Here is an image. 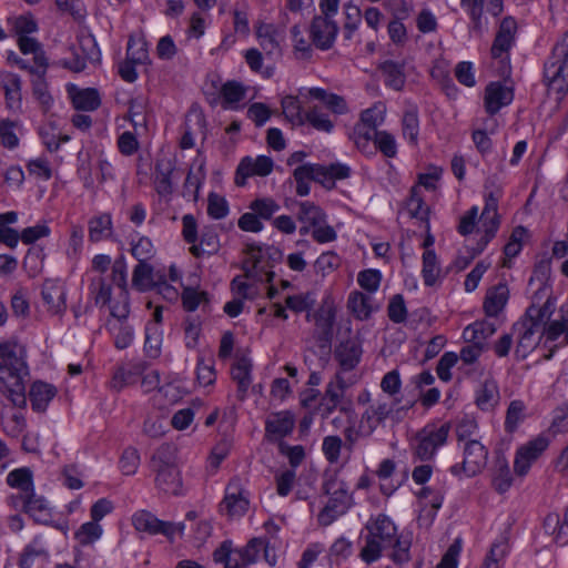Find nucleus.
<instances>
[{
    "label": "nucleus",
    "mask_w": 568,
    "mask_h": 568,
    "mask_svg": "<svg viewBox=\"0 0 568 568\" xmlns=\"http://www.w3.org/2000/svg\"><path fill=\"white\" fill-rule=\"evenodd\" d=\"M386 548H388L386 544L367 535L365 546L361 551V557L368 564L376 561Z\"/></svg>",
    "instance_id": "69168bd1"
},
{
    "label": "nucleus",
    "mask_w": 568,
    "mask_h": 568,
    "mask_svg": "<svg viewBox=\"0 0 568 568\" xmlns=\"http://www.w3.org/2000/svg\"><path fill=\"white\" fill-rule=\"evenodd\" d=\"M206 133V120L203 111L199 108H192L185 116L183 134L180 145L182 149H191L195 145L199 136L204 138Z\"/></svg>",
    "instance_id": "6ab92c4d"
},
{
    "label": "nucleus",
    "mask_w": 568,
    "mask_h": 568,
    "mask_svg": "<svg viewBox=\"0 0 568 568\" xmlns=\"http://www.w3.org/2000/svg\"><path fill=\"white\" fill-rule=\"evenodd\" d=\"M155 480L158 487L166 494L178 495L182 491L181 471L173 464L161 465Z\"/></svg>",
    "instance_id": "a878e982"
},
{
    "label": "nucleus",
    "mask_w": 568,
    "mask_h": 568,
    "mask_svg": "<svg viewBox=\"0 0 568 568\" xmlns=\"http://www.w3.org/2000/svg\"><path fill=\"white\" fill-rule=\"evenodd\" d=\"M282 256L283 252L275 246L250 245L244 262L247 276L258 281L271 282L274 276L272 268L281 262Z\"/></svg>",
    "instance_id": "0eeeda50"
},
{
    "label": "nucleus",
    "mask_w": 568,
    "mask_h": 568,
    "mask_svg": "<svg viewBox=\"0 0 568 568\" xmlns=\"http://www.w3.org/2000/svg\"><path fill=\"white\" fill-rule=\"evenodd\" d=\"M459 446L464 445L467 440H478V425L471 417L463 418L456 428Z\"/></svg>",
    "instance_id": "338daca9"
},
{
    "label": "nucleus",
    "mask_w": 568,
    "mask_h": 568,
    "mask_svg": "<svg viewBox=\"0 0 568 568\" xmlns=\"http://www.w3.org/2000/svg\"><path fill=\"white\" fill-rule=\"evenodd\" d=\"M245 88L239 82L230 81L224 83L221 89L223 108L230 110L239 109L240 102L245 98Z\"/></svg>",
    "instance_id": "a18cd8bd"
},
{
    "label": "nucleus",
    "mask_w": 568,
    "mask_h": 568,
    "mask_svg": "<svg viewBox=\"0 0 568 568\" xmlns=\"http://www.w3.org/2000/svg\"><path fill=\"white\" fill-rule=\"evenodd\" d=\"M385 116L386 106L385 104L378 102L375 103L372 108H368L362 112L359 124L369 130H374L378 125L383 124Z\"/></svg>",
    "instance_id": "864d4df0"
},
{
    "label": "nucleus",
    "mask_w": 568,
    "mask_h": 568,
    "mask_svg": "<svg viewBox=\"0 0 568 568\" xmlns=\"http://www.w3.org/2000/svg\"><path fill=\"white\" fill-rule=\"evenodd\" d=\"M65 287L60 281L48 280L42 287V300L48 310L52 314L62 313L65 307Z\"/></svg>",
    "instance_id": "b1692460"
},
{
    "label": "nucleus",
    "mask_w": 568,
    "mask_h": 568,
    "mask_svg": "<svg viewBox=\"0 0 568 568\" xmlns=\"http://www.w3.org/2000/svg\"><path fill=\"white\" fill-rule=\"evenodd\" d=\"M356 383V376H345L337 372L335 377L328 383L324 399L328 402V409L335 408L342 400L347 387Z\"/></svg>",
    "instance_id": "c756f323"
},
{
    "label": "nucleus",
    "mask_w": 568,
    "mask_h": 568,
    "mask_svg": "<svg viewBox=\"0 0 568 568\" xmlns=\"http://www.w3.org/2000/svg\"><path fill=\"white\" fill-rule=\"evenodd\" d=\"M338 33L337 23L329 18H314L311 26V36L316 47L329 48Z\"/></svg>",
    "instance_id": "393cba45"
},
{
    "label": "nucleus",
    "mask_w": 568,
    "mask_h": 568,
    "mask_svg": "<svg viewBox=\"0 0 568 568\" xmlns=\"http://www.w3.org/2000/svg\"><path fill=\"white\" fill-rule=\"evenodd\" d=\"M321 171L324 175L323 178L328 180V182H321V184L326 189H332L336 181L347 179L351 174V168L339 162L333 163L328 166L321 165Z\"/></svg>",
    "instance_id": "3c124183"
},
{
    "label": "nucleus",
    "mask_w": 568,
    "mask_h": 568,
    "mask_svg": "<svg viewBox=\"0 0 568 568\" xmlns=\"http://www.w3.org/2000/svg\"><path fill=\"white\" fill-rule=\"evenodd\" d=\"M498 389L494 382L484 383L476 393V404L481 410H490L498 403Z\"/></svg>",
    "instance_id": "de8ad7c7"
},
{
    "label": "nucleus",
    "mask_w": 568,
    "mask_h": 568,
    "mask_svg": "<svg viewBox=\"0 0 568 568\" xmlns=\"http://www.w3.org/2000/svg\"><path fill=\"white\" fill-rule=\"evenodd\" d=\"M509 298V290L505 284L491 287L485 298L484 308L488 316H497L506 306Z\"/></svg>",
    "instance_id": "72a5a7b5"
},
{
    "label": "nucleus",
    "mask_w": 568,
    "mask_h": 568,
    "mask_svg": "<svg viewBox=\"0 0 568 568\" xmlns=\"http://www.w3.org/2000/svg\"><path fill=\"white\" fill-rule=\"evenodd\" d=\"M1 427L8 436L20 437L27 429L24 406H6L1 414Z\"/></svg>",
    "instance_id": "5701e85b"
},
{
    "label": "nucleus",
    "mask_w": 568,
    "mask_h": 568,
    "mask_svg": "<svg viewBox=\"0 0 568 568\" xmlns=\"http://www.w3.org/2000/svg\"><path fill=\"white\" fill-rule=\"evenodd\" d=\"M7 483L10 487L20 491L21 501L22 497L34 493L32 473L29 468L22 467L13 469L8 474Z\"/></svg>",
    "instance_id": "79ce46f5"
},
{
    "label": "nucleus",
    "mask_w": 568,
    "mask_h": 568,
    "mask_svg": "<svg viewBox=\"0 0 568 568\" xmlns=\"http://www.w3.org/2000/svg\"><path fill=\"white\" fill-rule=\"evenodd\" d=\"M89 240L98 243L110 240L113 235L112 216L109 213H99L88 223Z\"/></svg>",
    "instance_id": "7c9ffc66"
},
{
    "label": "nucleus",
    "mask_w": 568,
    "mask_h": 568,
    "mask_svg": "<svg viewBox=\"0 0 568 568\" xmlns=\"http://www.w3.org/2000/svg\"><path fill=\"white\" fill-rule=\"evenodd\" d=\"M219 236L213 231H206L202 234L201 242L193 244L190 250L194 256H202L204 254H212L219 250Z\"/></svg>",
    "instance_id": "bf43d9fd"
},
{
    "label": "nucleus",
    "mask_w": 568,
    "mask_h": 568,
    "mask_svg": "<svg viewBox=\"0 0 568 568\" xmlns=\"http://www.w3.org/2000/svg\"><path fill=\"white\" fill-rule=\"evenodd\" d=\"M57 389L53 385L37 381L31 385L30 399L34 410H45L55 397Z\"/></svg>",
    "instance_id": "c9c22d12"
},
{
    "label": "nucleus",
    "mask_w": 568,
    "mask_h": 568,
    "mask_svg": "<svg viewBox=\"0 0 568 568\" xmlns=\"http://www.w3.org/2000/svg\"><path fill=\"white\" fill-rule=\"evenodd\" d=\"M103 526L95 520H88L79 526L74 531V539L82 547L95 545L103 537Z\"/></svg>",
    "instance_id": "4c0bfd02"
},
{
    "label": "nucleus",
    "mask_w": 568,
    "mask_h": 568,
    "mask_svg": "<svg viewBox=\"0 0 568 568\" xmlns=\"http://www.w3.org/2000/svg\"><path fill=\"white\" fill-rule=\"evenodd\" d=\"M132 524L134 528L139 531L148 532V534H158L163 532L169 537H173L175 535L182 534V526H172L165 523L160 521L152 514L141 510L136 511L132 517Z\"/></svg>",
    "instance_id": "aec40b11"
},
{
    "label": "nucleus",
    "mask_w": 568,
    "mask_h": 568,
    "mask_svg": "<svg viewBox=\"0 0 568 568\" xmlns=\"http://www.w3.org/2000/svg\"><path fill=\"white\" fill-rule=\"evenodd\" d=\"M545 82L548 93L556 100H561L568 92V33L552 51L545 64Z\"/></svg>",
    "instance_id": "39448f33"
},
{
    "label": "nucleus",
    "mask_w": 568,
    "mask_h": 568,
    "mask_svg": "<svg viewBox=\"0 0 568 568\" xmlns=\"http://www.w3.org/2000/svg\"><path fill=\"white\" fill-rule=\"evenodd\" d=\"M459 447L463 449V460L452 467L453 474L460 478L476 476L487 464L488 450L479 440H467Z\"/></svg>",
    "instance_id": "1a4fd4ad"
},
{
    "label": "nucleus",
    "mask_w": 568,
    "mask_h": 568,
    "mask_svg": "<svg viewBox=\"0 0 568 568\" xmlns=\"http://www.w3.org/2000/svg\"><path fill=\"white\" fill-rule=\"evenodd\" d=\"M307 92L310 98L317 100L322 106L335 115L344 114L348 110L345 100L339 95L328 93L321 88H311Z\"/></svg>",
    "instance_id": "f704fd0d"
},
{
    "label": "nucleus",
    "mask_w": 568,
    "mask_h": 568,
    "mask_svg": "<svg viewBox=\"0 0 568 568\" xmlns=\"http://www.w3.org/2000/svg\"><path fill=\"white\" fill-rule=\"evenodd\" d=\"M366 527L369 536L383 541L388 547L394 544L397 529L387 516L378 515L372 518Z\"/></svg>",
    "instance_id": "cd10ccee"
},
{
    "label": "nucleus",
    "mask_w": 568,
    "mask_h": 568,
    "mask_svg": "<svg viewBox=\"0 0 568 568\" xmlns=\"http://www.w3.org/2000/svg\"><path fill=\"white\" fill-rule=\"evenodd\" d=\"M252 363L248 358H240L232 368V377L239 384L241 392H245L251 384Z\"/></svg>",
    "instance_id": "6e6d98bb"
},
{
    "label": "nucleus",
    "mask_w": 568,
    "mask_h": 568,
    "mask_svg": "<svg viewBox=\"0 0 568 568\" xmlns=\"http://www.w3.org/2000/svg\"><path fill=\"white\" fill-rule=\"evenodd\" d=\"M210 302V296L205 291L197 287H185L182 293V303L186 311L193 312L199 307L205 306Z\"/></svg>",
    "instance_id": "8fccbe9b"
},
{
    "label": "nucleus",
    "mask_w": 568,
    "mask_h": 568,
    "mask_svg": "<svg viewBox=\"0 0 568 568\" xmlns=\"http://www.w3.org/2000/svg\"><path fill=\"white\" fill-rule=\"evenodd\" d=\"M516 29L517 24L513 18H505L501 21L499 31L491 48V54L494 58L501 57L503 53L510 49L514 42Z\"/></svg>",
    "instance_id": "2f4dec72"
},
{
    "label": "nucleus",
    "mask_w": 568,
    "mask_h": 568,
    "mask_svg": "<svg viewBox=\"0 0 568 568\" xmlns=\"http://www.w3.org/2000/svg\"><path fill=\"white\" fill-rule=\"evenodd\" d=\"M486 215L479 214L478 206H471L460 219L459 232L463 235H474L477 242L476 251L481 252L487 244L496 236L497 231L491 234L486 227Z\"/></svg>",
    "instance_id": "9d476101"
},
{
    "label": "nucleus",
    "mask_w": 568,
    "mask_h": 568,
    "mask_svg": "<svg viewBox=\"0 0 568 568\" xmlns=\"http://www.w3.org/2000/svg\"><path fill=\"white\" fill-rule=\"evenodd\" d=\"M387 407L385 405L372 406L365 412L362 418L361 432L365 435L371 434L381 420L386 416Z\"/></svg>",
    "instance_id": "5fc2aeb1"
},
{
    "label": "nucleus",
    "mask_w": 568,
    "mask_h": 568,
    "mask_svg": "<svg viewBox=\"0 0 568 568\" xmlns=\"http://www.w3.org/2000/svg\"><path fill=\"white\" fill-rule=\"evenodd\" d=\"M132 284L141 292L151 290L154 286L153 268L151 265L140 262L133 272Z\"/></svg>",
    "instance_id": "603ef678"
},
{
    "label": "nucleus",
    "mask_w": 568,
    "mask_h": 568,
    "mask_svg": "<svg viewBox=\"0 0 568 568\" xmlns=\"http://www.w3.org/2000/svg\"><path fill=\"white\" fill-rule=\"evenodd\" d=\"M546 530L552 536L559 545L568 544V523L555 514L548 515L545 520Z\"/></svg>",
    "instance_id": "09e8293b"
},
{
    "label": "nucleus",
    "mask_w": 568,
    "mask_h": 568,
    "mask_svg": "<svg viewBox=\"0 0 568 568\" xmlns=\"http://www.w3.org/2000/svg\"><path fill=\"white\" fill-rule=\"evenodd\" d=\"M410 11V4L403 3L402 10L396 13V17L390 20L387 26L388 37L390 41L396 45H404L408 40L407 29L400 19L408 17Z\"/></svg>",
    "instance_id": "ea45409f"
},
{
    "label": "nucleus",
    "mask_w": 568,
    "mask_h": 568,
    "mask_svg": "<svg viewBox=\"0 0 568 568\" xmlns=\"http://www.w3.org/2000/svg\"><path fill=\"white\" fill-rule=\"evenodd\" d=\"M229 213L227 200L217 193H210L207 196V214L214 220H221L226 217Z\"/></svg>",
    "instance_id": "e2e57ef3"
},
{
    "label": "nucleus",
    "mask_w": 568,
    "mask_h": 568,
    "mask_svg": "<svg viewBox=\"0 0 568 568\" xmlns=\"http://www.w3.org/2000/svg\"><path fill=\"white\" fill-rule=\"evenodd\" d=\"M513 100L514 88L508 81L498 80L487 84L484 92V106L487 113L496 114L508 106Z\"/></svg>",
    "instance_id": "dca6fc26"
},
{
    "label": "nucleus",
    "mask_w": 568,
    "mask_h": 568,
    "mask_svg": "<svg viewBox=\"0 0 568 568\" xmlns=\"http://www.w3.org/2000/svg\"><path fill=\"white\" fill-rule=\"evenodd\" d=\"M91 293L94 296L95 303L102 306L108 305L114 317L125 318L129 315L126 285L124 286V293L120 288L121 302L114 305L111 303V286L105 284L103 280L100 278L91 284Z\"/></svg>",
    "instance_id": "f3484780"
},
{
    "label": "nucleus",
    "mask_w": 568,
    "mask_h": 568,
    "mask_svg": "<svg viewBox=\"0 0 568 568\" xmlns=\"http://www.w3.org/2000/svg\"><path fill=\"white\" fill-rule=\"evenodd\" d=\"M555 308V301L547 300L542 305H532L527 310L526 316L516 328L518 331L516 346L518 357H527L537 347L542 337H545L546 343L554 341L547 336L548 327H546V323L551 317Z\"/></svg>",
    "instance_id": "f03ea898"
},
{
    "label": "nucleus",
    "mask_w": 568,
    "mask_h": 568,
    "mask_svg": "<svg viewBox=\"0 0 568 568\" xmlns=\"http://www.w3.org/2000/svg\"><path fill=\"white\" fill-rule=\"evenodd\" d=\"M422 275L427 286H434L442 280V268L434 250H425L423 254Z\"/></svg>",
    "instance_id": "37998d69"
},
{
    "label": "nucleus",
    "mask_w": 568,
    "mask_h": 568,
    "mask_svg": "<svg viewBox=\"0 0 568 568\" xmlns=\"http://www.w3.org/2000/svg\"><path fill=\"white\" fill-rule=\"evenodd\" d=\"M274 162L266 155L244 156L235 172V184L244 186L250 178H264L272 173Z\"/></svg>",
    "instance_id": "ddd939ff"
},
{
    "label": "nucleus",
    "mask_w": 568,
    "mask_h": 568,
    "mask_svg": "<svg viewBox=\"0 0 568 568\" xmlns=\"http://www.w3.org/2000/svg\"><path fill=\"white\" fill-rule=\"evenodd\" d=\"M494 333L491 325L476 322L468 325L463 333L464 338L471 345L464 347L460 352V358L466 364H473L481 353V344L485 338Z\"/></svg>",
    "instance_id": "4468645a"
},
{
    "label": "nucleus",
    "mask_w": 568,
    "mask_h": 568,
    "mask_svg": "<svg viewBox=\"0 0 568 568\" xmlns=\"http://www.w3.org/2000/svg\"><path fill=\"white\" fill-rule=\"evenodd\" d=\"M529 239L528 231L523 226H517L513 230L507 243L504 247V260L503 265L506 267L511 266V262L515 257H517L524 245L527 243Z\"/></svg>",
    "instance_id": "473e14b6"
},
{
    "label": "nucleus",
    "mask_w": 568,
    "mask_h": 568,
    "mask_svg": "<svg viewBox=\"0 0 568 568\" xmlns=\"http://www.w3.org/2000/svg\"><path fill=\"white\" fill-rule=\"evenodd\" d=\"M394 462L385 459L381 463L377 476L379 478L381 490L384 495L390 496L400 486V479L394 478Z\"/></svg>",
    "instance_id": "c03bdc74"
},
{
    "label": "nucleus",
    "mask_w": 568,
    "mask_h": 568,
    "mask_svg": "<svg viewBox=\"0 0 568 568\" xmlns=\"http://www.w3.org/2000/svg\"><path fill=\"white\" fill-rule=\"evenodd\" d=\"M248 209L258 215L262 220H270L274 213L280 210L278 203L268 196L256 197L253 200Z\"/></svg>",
    "instance_id": "4d7b16f0"
},
{
    "label": "nucleus",
    "mask_w": 568,
    "mask_h": 568,
    "mask_svg": "<svg viewBox=\"0 0 568 568\" xmlns=\"http://www.w3.org/2000/svg\"><path fill=\"white\" fill-rule=\"evenodd\" d=\"M549 440L546 436L539 435L529 442L520 445L514 458V471L519 477L528 475L531 466L548 448Z\"/></svg>",
    "instance_id": "9b49d317"
},
{
    "label": "nucleus",
    "mask_w": 568,
    "mask_h": 568,
    "mask_svg": "<svg viewBox=\"0 0 568 568\" xmlns=\"http://www.w3.org/2000/svg\"><path fill=\"white\" fill-rule=\"evenodd\" d=\"M8 24L11 27L13 33L19 37H26L34 33L38 30V26L31 16H17L9 17Z\"/></svg>",
    "instance_id": "13d9d810"
},
{
    "label": "nucleus",
    "mask_w": 568,
    "mask_h": 568,
    "mask_svg": "<svg viewBox=\"0 0 568 568\" xmlns=\"http://www.w3.org/2000/svg\"><path fill=\"white\" fill-rule=\"evenodd\" d=\"M67 91L78 110L92 111L100 104V97L94 89H80L73 83H68Z\"/></svg>",
    "instance_id": "c85d7f7f"
},
{
    "label": "nucleus",
    "mask_w": 568,
    "mask_h": 568,
    "mask_svg": "<svg viewBox=\"0 0 568 568\" xmlns=\"http://www.w3.org/2000/svg\"><path fill=\"white\" fill-rule=\"evenodd\" d=\"M28 376L24 347L14 339L0 338V392L17 406H26Z\"/></svg>",
    "instance_id": "f257e3e1"
},
{
    "label": "nucleus",
    "mask_w": 568,
    "mask_h": 568,
    "mask_svg": "<svg viewBox=\"0 0 568 568\" xmlns=\"http://www.w3.org/2000/svg\"><path fill=\"white\" fill-rule=\"evenodd\" d=\"M294 420L288 412L272 414L266 422V433L277 439L287 435L293 429Z\"/></svg>",
    "instance_id": "a19ab883"
},
{
    "label": "nucleus",
    "mask_w": 568,
    "mask_h": 568,
    "mask_svg": "<svg viewBox=\"0 0 568 568\" xmlns=\"http://www.w3.org/2000/svg\"><path fill=\"white\" fill-rule=\"evenodd\" d=\"M298 220L303 224L302 234L310 233L317 243H329L336 240L337 231L327 223L325 212L316 204L304 201L298 204Z\"/></svg>",
    "instance_id": "423d86ee"
},
{
    "label": "nucleus",
    "mask_w": 568,
    "mask_h": 568,
    "mask_svg": "<svg viewBox=\"0 0 568 568\" xmlns=\"http://www.w3.org/2000/svg\"><path fill=\"white\" fill-rule=\"evenodd\" d=\"M0 87L4 94L7 108L12 111H20L22 108L21 78L10 71L0 70Z\"/></svg>",
    "instance_id": "412c9836"
},
{
    "label": "nucleus",
    "mask_w": 568,
    "mask_h": 568,
    "mask_svg": "<svg viewBox=\"0 0 568 568\" xmlns=\"http://www.w3.org/2000/svg\"><path fill=\"white\" fill-rule=\"evenodd\" d=\"M491 485L500 494L506 493L513 485V476L509 464L505 457H498L491 470Z\"/></svg>",
    "instance_id": "e433bc0d"
},
{
    "label": "nucleus",
    "mask_w": 568,
    "mask_h": 568,
    "mask_svg": "<svg viewBox=\"0 0 568 568\" xmlns=\"http://www.w3.org/2000/svg\"><path fill=\"white\" fill-rule=\"evenodd\" d=\"M248 509V498L240 479H232L225 488L221 511L229 518L242 517Z\"/></svg>",
    "instance_id": "2eb2a0df"
},
{
    "label": "nucleus",
    "mask_w": 568,
    "mask_h": 568,
    "mask_svg": "<svg viewBox=\"0 0 568 568\" xmlns=\"http://www.w3.org/2000/svg\"><path fill=\"white\" fill-rule=\"evenodd\" d=\"M507 555L508 547L505 542L494 544L486 556L483 568H503Z\"/></svg>",
    "instance_id": "774afa93"
},
{
    "label": "nucleus",
    "mask_w": 568,
    "mask_h": 568,
    "mask_svg": "<svg viewBox=\"0 0 568 568\" xmlns=\"http://www.w3.org/2000/svg\"><path fill=\"white\" fill-rule=\"evenodd\" d=\"M321 165L320 164H311L305 163L300 166H297L294 170V179L295 181H303V182H310L312 180L321 183V182H328V180H325L323 176V173H320Z\"/></svg>",
    "instance_id": "0e129e2a"
},
{
    "label": "nucleus",
    "mask_w": 568,
    "mask_h": 568,
    "mask_svg": "<svg viewBox=\"0 0 568 568\" xmlns=\"http://www.w3.org/2000/svg\"><path fill=\"white\" fill-rule=\"evenodd\" d=\"M80 178L87 186H94L113 179V169L102 149L83 150L79 153Z\"/></svg>",
    "instance_id": "6e6552de"
},
{
    "label": "nucleus",
    "mask_w": 568,
    "mask_h": 568,
    "mask_svg": "<svg viewBox=\"0 0 568 568\" xmlns=\"http://www.w3.org/2000/svg\"><path fill=\"white\" fill-rule=\"evenodd\" d=\"M135 64L146 65L149 62V52L145 42L142 39L131 38L128 43L126 58Z\"/></svg>",
    "instance_id": "680f3d73"
},
{
    "label": "nucleus",
    "mask_w": 568,
    "mask_h": 568,
    "mask_svg": "<svg viewBox=\"0 0 568 568\" xmlns=\"http://www.w3.org/2000/svg\"><path fill=\"white\" fill-rule=\"evenodd\" d=\"M336 361L339 365V371L342 374L353 371L362 357V347L357 342L347 341L341 344L335 352Z\"/></svg>",
    "instance_id": "bb28decb"
},
{
    "label": "nucleus",
    "mask_w": 568,
    "mask_h": 568,
    "mask_svg": "<svg viewBox=\"0 0 568 568\" xmlns=\"http://www.w3.org/2000/svg\"><path fill=\"white\" fill-rule=\"evenodd\" d=\"M111 267V277L113 283L124 293L126 285L128 268L122 260L112 263V258L108 254H97L92 258V268L98 273H105Z\"/></svg>",
    "instance_id": "4be33fe9"
},
{
    "label": "nucleus",
    "mask_w": 568,
    "mask_h": 568,
    "mask_svg": "<svg viewBox=\"0 0 568 568\" xmlns=\"http://www.w3.org/2000/svg\"><path fill=\"white\" fill-rule=\"evenodd\" d=\"M40 136L49 151H57L61 143L70 140V136L62 132L60 124L55 121H48L40 128Z\"/></svg>",
    "instance_id": "58836bf2"
},
{
    "label": "nucleus",
    "mask_w": 568,
    "mask_h": 568,
    "mask_svg": "<svg viewBox=\"0 0 568 568\" xmlns=\"http://www.w3.org/2000/svg\"><path fill=\"white\" fill-rule=\"evenodd\" d=\"M449 425H430L425 427L415 439V450L419 458L429 459L448 437Z\"/></svg>",
    "instance_id": "f8f14e48"
},
{
    "label": "nucleus",
    "mask_w": 568,
    "mask_h": 568,
    "mask_svg": "<svg viewBox=\"0 0 568 568\" xmlns=\"http://www.w3.org/2000/svg\"><path fill=\"white\" fill-rule=\"evenodd\" d=\"M324 491L326 501L317 519L321 525L328 526L348 511L354 504V497L347 478L341 473L327 477Z\"/></svg>",
    "instance_id": "7ed1b4c3"
},
{
    "label": "nucleus",
    "mask_w": 568,
    "mask_h": 568,
    "mask_svg": "<svg viewBox=\"0 0 568 568\" xmlns=\"http://www.w3.org/2000/svg\"><path fill=\"white\" fill-rule=\"evenodd\" d=\"M264 551L265 560L274 566L276 559L270 556L268 547L262 539H252L244 548L233 549L231 541H224L213 554L216 564H224V568H245L260 558Z\"/></svg>",
    "instance_id": "20e7f679"
},
{
    "label": "nucleus",
    "mask_w": 568,
    "mask_h": 568,
    "mask_svg": "<svg viewBox=\"0 0 568 568\" xmlns=\"http://www.w3.org/2000/svg\"><path fill=\"white\" fill-rule=\"evenodd\" d=\"M383 280V274L379 270L367 268L363 270L357 275L358 285L366 292L374 294L378 291Z\"/></svg>",
    "instance_id": "052dcab7"
},
{
    "label": "nucleus",
    "mask_w": 568,
    "mask_h": 568,
    "mask_svg": "<svg viewBox=\"0 0 568 568\" xmlns=\"http://www.w3.org/2000/svg\"><path fill=\"white\" fill-rule=\"evenodd\" d=\"M21 506L36 523L43 525H52L54 523V507L43 496L31 493L22 497Z\"/></svg>",
    "instance_id": "a211bd4d"
},
{
    "label": "nucleus",
    "mask_w": 568,
    "mask_h": 568,
    "mask_svg": "<svg viewBox=\"0 0 568 568\" xmlns=\"http://www.w3.org/2000/svg\"><path fill=\"white\" fill-rule=\"evenodd\" d=\"M347 306L359 320L368 318L374 311L371 297L358 291H354L349 294Z\"/></svg>",
    "instance_id": "49530a36"
}]
</instances>
